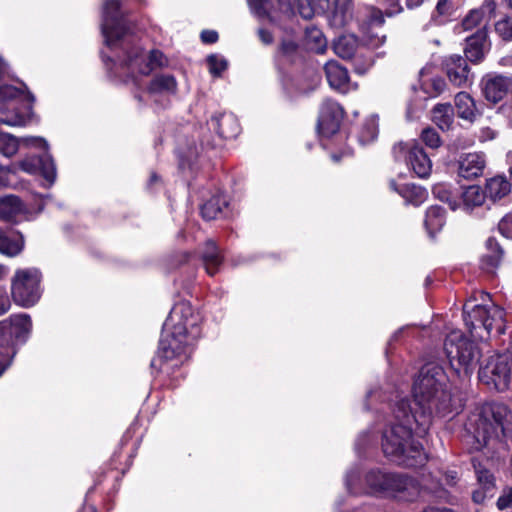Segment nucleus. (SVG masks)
Wrapping results in <instances>:
<instances>
[{
    "instance_id": "nucleus-58",
    "label": "nucleus",
    "mask_w": 512,
    "mask_h": 512,
    "mask_svg": "<svg viewBox=\"0 0 512 512\" xmlns=\"http://www.w3.org/2000/svg\"><path fill=\"white\" fill-rule=\"evenodd\" d=\"M296 48V44L292 41L283 42L281 46V49L285 54L293 53L296 50Z\"/></svg>"
},
{
    "instance_id": "nucleus-40",
    "label": "nucleus",
    "mask_w": 512,
    "mask_h": 512,
    "mask_svg": "<svg viewBox=\"0 0 512 512\" xmlns=\"http://www.w3.org/2000/svg\"><path fill=\"white\" fill-rule=\"evenodd\" d=\"M487 247L490 250V254H487L484 259L487 261L488 266L496 267L501 260L503 252L496 240L492 238L487 240Z\"/></svg>"
},
{
    "instance_id": "nucleus-30",
    "label": "nucleus",
    "mask_w": 512,
    "mask_h": 512,
    "mask_svg": "<svg viewBox=\"0 0 512 512\" xmlns=\"http://www.w3.org/2000/svg\"><path fill=\"white\" fill-rule=\"evenodd\" d=\"M432 118L443 131L450 129L454 122V111L449 103L438 104L433 108Z\"/></svg>"
},
{
    "instance_id": "nucleus-6",
    "label": "nucleus",
    "mask_w": 512,
    "mask_h": 512,
    "mask_svg": "<svg viewBox=\"0 0 512 512\" xmlns=\"http://www.w3.org/2000/svg\"><path fill=\"white\" fill-rule=\"evenodd\" d=\"M444 351L451 367L460 374L469 375L477 366L480 352L474 342L461 331H452L445 339Z\"/></svg>"
},
{
    "instance_id": "nucleus-5",
    "label": "nucleus",
    "mask_w": 512,
    "mask_h": 512,
    "mask_svg": "<svg viewBox=\"0 0 512 512\" xmlns=\"http://www.w3.org/2000/svg\"><path fill=\"white\" fill-rule=\"evenodd\" d=\"M368 493L392 497L400 501H413L420 494L419 484L404 474L370 471L365 476Z\"/></svg>"
},
{
    "instance_id": "nucleus-3",
    "label": "nucleus",
    "mask_w": 512,
    "mask_h": 512,
    "mask_svg": "<svg viewBox=\"0 0 512 512\" xmlns=\"http://www.w3.org/2000/svg\"><path fill=\"white\" fill-rule=\"evenodd\" d=\"M512 413L504 404H484L468 418L466 430L473 438V448L480 450L501 442L510 430Z\"/></svg>"
},
{
    "instance_id": "nucleus-13",
    "label": "nucleus",
    "mask_w": 512,
    "mask_h": 512,
    "mask_svg": "<svg viewBox=\"0 0 512 512\" xmlns=\"http://www.w3.org/2000/svg\"><path fill=\"white\" fill-rule=\"evenodd\" d=\"M511 88L512 78L505 75L489 73L481 80L482 94L492 104L502 101Z\"/></svg>"
},
{
    "instance_id": "nucleus-59",
    "label": "nucleus",
    "mask_w": 512,
    "mask_h": 512,
    "mask_svg": "<svg viewBox=\"0 0 512 512\" xmlns=\"http://www.w3.org/2000/svg\"><path fill=\"white\" fill-rule=\"evenodd\" d=\"M427 0H405L408 9L413 10L421 7Z\"/></svg>"
},
{
    "instance_id": "nucleus-62",
    "label": "nucleus",
    "mask_w": 512,
    "mask_h": 512,
    "mask_svg": "<svg viewBox=\"0 0 512 512\" xmlns=\"http://www.w3.org/2000/svg\"><path fill=\"white\" fill-rule=\"evenodd\" d=\"M403 185H397L396 181L395 180H390L389 181V187L392 191H395L399 194V190H401V187Z\"/></svg>"
},
{
    "instance_id": "nucleus-63",
    "label": "nucleus",
    "mask_w": 512,
    "mask_h": 512,
    "mask_svg": "<svg viewBox=\"0 0 512 512\" xmlns=\"http://www.w3.org/2000/svg\"><path fill=\"white\" fill-rule=\"evenodd\" d=\"M354 477H356V475H354V474H352V473L348 474V475H347V477H346V485H347V488H348L349 490H351V483H352V479H353Z\"/></svg>"
},
{
    "instance_id": "nucleus-32",
    "label": "nucleus",
    "mask_w": 512,
    "mask_h": 512,
    "mask_svg": "<svg viewBox=\"0 0 512 512\" xmlns=\"http://www.w3.org/2000/svg\"><path fill=\"white\" fill-rule=\"evenodd\" d=\"M425 227L429 234L433 236L440 231L445 224V211L442 207L432 206L426 212Z\"/></svg>"
},
{
    "instance_id": "nucleus-17",
    "label": "nucleus",
    "mask_w": 512,
    "mask_h": 512,
    "mask_svg": "<svg viewBox=\"0 0 512 512\" xmlns=\"http://www.w3.org/2000/svg\"><path fill=\"white\" fill-rule=\"evenodd\" d=\"M31 329V318L25 313L11 315L0 322V333L8 334L16 339H25Z\"/></svg>"
},
{
    "instance_id": "nucleus-36",
    "label": "nucleus",
    "mask_w": 512,
    "mask_h": 512,
    "mask_svg": "<svg viewBox=\"0 0 512 512\" xmlns=\"http://www.w3.org/2000/svg\"><path fill=\"white\" fill-rule=\"evenodd\" d=\"M20 140L15 136L0 132V154L4 157L10 158L14 156L19 150Z\"/></svg>"
},
{
    "instance_id": "nucleus-57",
    "label": "nucleus",
    "mask_w": 512,
    "mask_h": 512,
    "mask_svg": "<svg viewBox=\"0 0 512 512\" xmlns=\"http://www.w3.org/2000/svg\"><path fill=\"white\" fill-rule=\"evenodd\" d=\"M299 12L305 19H310L314 15V10L311 6L304 7L302 4L300 5Z\"/></svg>"
},
{
    "instance_id": "nucleus-37",
    "label": "nucleus",
    "mask_w": 512,
    "mask_h": 512,
    "mask_svg": "<svg viewBox=\"0 0 512 512\" xmlns=\"http://www.w3.org/2000/svg\"><path fill=\"white\" fill-rule=\"evenodd\" d=\"M433 195L447 203L452 210H456L459 206L457 196L453 195L450 187L444 183L436 184L433 187Z\"/></svg>"
},
{
    "instance_id": "nucleus-2",
    "label": "nucleus",
    "mask_w": 512,
    "mask_h": 512,
    "mask_svg": "<svg viewBox=\"0 0 512 512\" xmlns=\"http://www.w3.org/2000/svg\"><path fill=\"white\" fill-rule=\"evenodd\" d=\"M201 317L186 301L176 303L163 325L159 356L171 359L185 353L200 336Z\"/></svg>"
},
{
    "instance_id": "nucleus-45",
    "label": "nucleus",
    "mask_w": 512,
    "mask_h": 512,
    "mask_svg": "<svg viewBox=\"0 0 512 512\" xmlns=\"http://www.w3.org/2000/svg\"><path fill=\"white\" fill-rule=\"evenodd\" d=\"M421 138L431 148H438L441 145L439 134L432 128L424 129L421 133Z\"/></svg>"
},
{
    "instance_id": "nucleus-34",
    "label": "nucleus",
    "mask_w": 512,
    "mask_h": 512,
    "mask_svg": "<svg viewBox=\"0 0 512 512\" xmlns=\"http://www.w3.org/2000/svg\"><path fill=\"white\" fill-rule=\"evenodd\" d=\"M357 40L352 35L340 36L333 45L334 52L343 59L351 58L356 52Z\"/></svg>"
},
{
    "instance_id": "nucleus-43",
    "label": "nucleus",
    "mask_w": 512,
    "mask_h": 512,
    "mask_svg": "<svg viewBox=\"0 0 512 512\" xmlns=\"http://www.w3.org/2000/svg\"><path fill=\"white\" fill-rule=\"evenodd\" d=\"M496 33L504 40H512V17L507 16L495 24Z\"/></svg>"
},
{
    "instance_id": "nucleus-38",
    "label": "nucleus",
    "mask_w": 512,
    "mask_h": 512,
    "mask_svg": "<svg viewBox=\"0 0 512 512\" xmlns=\"http://www.w3.org/2000/svg\"><path fill=\"white\" fill-rule=\"evenodd\" d=\"M473 465L477 475L478 483L482 486L483 490L491 491L494 487V476L480 463L477 464L475 461H473Z\"/></svg>"
},
{
    "instance_id": "nucleus-54",
    "label": "nucleus",
    "mask_w": 512,
    "mask_h": 512,
    "mask_svg": "<svg viewBox=\"0 0 512 512\" xmlns=\"http://www.w3.org/2000/svg\"><path fill=\"white\" fill-rule=\"evenodd\" d=\"M385 42V35H379L378 33L369 35L368 43L372 47H378Z\"/></svg>"
},
{
    "instance_id": "nucleus-39",
    "label": "nucleus",
    "mask_w": 512,
    "mask_h": 512,
    "mask_svg": "<svg viewBox=\"0 0 512 512\" xmlns=\"http://www.w3.org/2000/svg\"><path fill=\"white\" fill-rule=\"evenodd\" d=\"M378 134V124L377 118L375 116L370 117L364 123L361 133H360V141L363 143L370 142L377 137Z\"/></svg>"
},
{
    "instance_id": "nucleus-47",
    "label": "nucleus",
    "mask_w": 512,
    "mask_h": 512,
    "mask_svg": "<svg viewBox=\"0 0 512 512\" xmlns=\"http://www.w3.org/2000/svg\"><path fill=\"white\" fill-rule=\"evenodd\" d=\"M498 229L504 237L512 239V212L500 220Z\"/></svg>"
},
{
    "instance_id": "nucleus-35",
    "label": "nucleus",
    "mask_w": 512,
    "mask_h": 512,
    "mask_svg": "<svg viewBox=\"0 0 512 512\" xmlns=\"http://www.w3.org/2000/svg\"><path fill=\"white\" fill-rule=\"evenodd\" d=\"M485 194L479 186L467 187L462 193L463 206L467 209L481 206L485 200Z\"/></svg>"
},
{
    "instance_id": "nucleus-11",
    "label": "nucleus",
    "mask_w": 512,
    "mask_h": 512,
    "mask_svg": "<svg viewBox=\"0 0 512 512\" xmlns=\"http://www.w3.org/2000/svg\"><path fill=\"white\" fill-rule=\"evenodd\" d=\"M396 161H405L420 178H426L432 170V162L424 149L416 143H398L393 147Z\"/></svg>"
},
{
    "instance_id": "nucleus-49",
    "label": "nucleus",
    "mask_w": 512,
    "mask_h": 512,
    "mask_svg": "<svg viewBox=\"0 0 512 512\" xmlns=\"http://www.w3.org/2000/svg\"><path fill=\"white\" fill-rule=\"evenodd\" d=\"M11 348L0 346V376L11 363Z\"/></svg>"
},
{
    "instance_id": "nucleus-41",
    "label": "nucleus",
    "mask_w": 512,
    "mask_h": 512,
    "mask_svg": "<svg viewBox=\"0 0 512 512\" xmlns=\"http://www.w3.org/2000/svg\"><path fill=\"white\" fill-rule=\"evenodd\" d=\"M207 63L210 73L214 76H220L228 66V63L224 57L215 54L209 55L207 57Z\"/></svg>"
},
{
    "instance_id": "nucleus-64",
    "label": "nucleus",
    "mask_w": 512,
    "mask_h": 512,
    "mask_svg": "<svg viewBox=\"0 0 512 512\" xmlns=\"http://www.w3.org/2000/svg\"><path fill=\"white\" fill-rule=\"evenodd\" d=\"M425 512H451V511L446 508H429V509L425 510Z\"/></svg>"
},
{
    "instance_id": "nucleus-28",
    "label": "nucleus",
    "mask_w": 512,
    "mask_h": 512,
    "mask_svg": "<svg viewBox=\"0 0 512 512\" xmlns=\"http://www.w3.org/2000/svg\"><path fill=\"white\" fill-rule=\"evenodd\" d=\"M510 182L504 176H495L486 183L485 193L492 200H500L510 193Z\"/></svg>"
},
{
    "instance_id": "nucleus-16",
    "label": "nucleus",
    "mask_w": 512,
    "mask_h": 512,
    "mask_svg": "<svg viewBox=\"0 0 512 512\" xmlns=\"http://www.w3.org/2000/svg\"><path fill=\"white\" fill-rule=\"evenodd\" d=\"M14 165L16 166V171L21 169L29 174L40 173L50 184L56 178V167L48 153H45L43 156H27Z\"/></svg>"
},
{
    "instance_id": "nucleus-8",
    "label": "nucleus",
    "mask_w": 512,
    "mask_h": 512,
    "mask_svg": "<svg viewBox=\"0 0 512 512\" xmlns=\"http://www.w3.org/2000/svg\"><path fill=\"white\" fill-rule=\"evenodd\" d=\"M464 314L465 324L471 333H473V330L481 327L488 335L493 329L499 334H503L505 331L504 311L498 305H475L469 310V306L466 304L464 306ZM472 335L474 336V334Z\"/></svg>"
},
{
    "instance_id": "nucleus-33",
    "label": "nucleus",
    "mask_w": 512,
    "mask_h": 512,
    "mask_svg": "<svg viewBox=\"0 0 512 512\" xmlns=\"http://www.w3.org/2000/svg\"><path fill=\"white\" fill-rule=\"evenodd\" d=\"M399 195H401L407 203L414 206L425 202L428 196L426 189L415 184H404L401 190H399Z\"/></svg>"
},
{
    "instance_id": "nucleus-22",
    "label": "nucleus",
    "mask_w": 512,
    "mask_h": 512,
    "mask_svg": "<svg viewBox=\"0 0 512 512\" xmlns=\"http://www.w3.org/2000/svg\"><path fill=\"white\" fill-rule=\"evenodd\" d=\"M211 122L218 135L224 139L234 138L240 131L238 120L233 114L215 116Z\"/></svg>"
},
{
    "instance_id": "nucleus-19",
    "label": "nucleus",
    "mask_w": 512,
    "mask_h": 512,
    "mask_svg": "<svg viewBox=\"0 0 512 512\" xmlns=\"http://www.w3.org/2000/svg\"><path fill=\"white\" fill-rule=\"evenodd\" d=\"M485 159L482 154L468 153L461 157L459 161V176L465 179H473L483 173Z\"/></svg>"
},
{
    "instance_id": "nucleus-60",
    "label": "nucleus",
    "mask_w": 512,
    "mask_h": 512,
    "mask_svg": "<svg viewBox=\"0 0 512 512\" xmlns=\"http://www.w3.org/2000/svg\"><path fill=\"white\" fill-rule=\"evenodd\" d=\"M486 492H487V491H485V490H483V491H475V492L473 493V500H474V502H476V503H481V502H483V501H484V499H485V493H486Z\"/></svg>"
},
{
    "instance_id": "nucleus-48",
    "label": "nucleus",
    "mask_w": 512,
    "mask_h": 512,
    "mask_svg": "<svg viewBox=\"0 0 512 512\" xmlns=\"http://www.w3.org/2000/svg\"><path fill=\"white\" fill-rule=\"evenodd\" d=\"M499 510L512 509V488H506L497 500Z\"/></svg>"
},
{
    "instance_id": "nucleus-42",
    "label": "nucleus",
    "mask_w": 512,
    "mask_h": 512,
    "mask_svg": "<svg viewBox=\"0 0 512 512\" xmlns=\"http://www.w3.org/2000/svg\"><path fill=\"white\" fill-rule=\"evenodd\" d=\"M422 86L427 94L434 97L441 94L445 90L446 83L441 77H434L428 82H423Z\"/></svg>"
},
{
    "instance_id": "nucleus-53",
    "label": "nucleus",
    "mask_w": 512,
    "mask_h": 512,
    "mask_svg": "<svg viewBox=\"0 0 512 512\" xmlns=\"http://www.w3.org/2000/svg\"><path fill=\"white\" fill-rule=\"evenodd\" d=\"M23 142H25L27 145H34L37 147H41L44 150L47 149L48 144L43 138L38 137H31V138H24L22 139Z\"/></svg>"
},
{
    "instance_id": "nucleus-9",
    "label": "nucleus",
    "mask_w": 512,
    "mask_h": 512,
    "mask_svg": "<svg viewBox=\"0 0 512 512\" xmlns=\"http://www.w3.org/2000/svg\"><path fill=\"white\" fill-rule=\"evenodd\" d=\"M120 0H105L102 8V34L109 47L120 40H125L129 26L120 10Z\"/></svg>"
},
{
    "instance_id": "nucleus-51",
    "label": "nucleus",
    "mask_w": 512,
    "mask_h": 512,
    "mask_svg": "<svg viewBox=\"0 0 512 512\" xmlns=\"http://www.w3.org/2000/svg\"><path fill=\"white\" fill-rule=\"evenodd\" d=\"M251 9L258 16H264L267 13L266 6L268 4V0H248Z\"/></svg>"
},
{
    "instance_id": "nucleus-1",
    "label": "nucleus",
    "mask_w": 512,
    "mask_h": 512,
    "mask_svg": "<svg viewBox=\"0 0 512 512\" xmlns=\"http://www.w3.org/2000/svg\"><path fill=\"white\" fill-rule=\"evenodd\" d=\"M413 404L411 406L407 399L396 404V422L384 430L382 437L384 454L407 467L421 465L426 460L413 431L417 436H424L434 417H446L461 408L448 389L443 368L437 364H427L420 370L413 385Z\"/></svg>"
},
{
    "instance_id": "nucleus-7",
    "label": "nucleus",
    "mask_w": 512,
    "mask_h": 512,
    "mask_svg": "<svg viewBox=\"0 0 512 512\" xmlns=\"http://www.w3.org/2000/svg\"><path fill=\"white\" fill-rule=\"evenodd\" d=\"M41 275L36 269H19L11 281V297L18 306L29 308L41 297Z\"/></svg>"
},
{
    "instance_id": "nucleus-15",
    "label": "nucleus",
    "mask_w": 512,
    "mask_h": 512,
    "mask_svg": "<svg viewBox=\"0 0 512 512\" xmlns=\"http://www.w3.org/2000/svg\"><path fill=\"white\" fill-rule=\"evenodd\" d=\"M344 112L342 107L333 100H325L321 106L318 119V130L324 136L335 134L340 127Z\"/></svg>"
},
{
    "instance_id": "nucleus-4",
    "label": "nucleus",
    "mask_w": 512,
    "mask_h": 512,
    "mask_svg": "<svg viewBox=\"0 0 512 512\" xmlns=\"http://www.w3.org/2000/svg\"><path fill=\"white\" fill-rule=\"evenodd\" d=\"M34 96L26 86L3 84L0 86V123L8 126H25L32 117Z\"/></svg>"
},
{
    "instance_id": "nucleus-14",
    "label": "nucleus",
    "mask_w": 512,
    "mask_h": 512,
    "mask_svg": "<svg viewBox=\"0 0 512 512\" xmlns=\"http://www.w3.org/2000/svg\"><path fill=\"white\" fill-rule=\"evenodd\" d=\"M449 82L458 88L467 87L473 81V76L465 58L460 55H450L443 62Z\"/></svg>"
},
{
    "instance_id": "nucleus-24",
    "label": "nucleus",
    "mask_w": 512,
    "mask_h": 512,
    "mask_svg": "<svg viewBox=\"0 0 512 512\" xmlns=\"http://www.w3.org/2000/svg\"><path fill=\"white\" fill-rule=\"evenodd\" d=\"M26 213L21 200L16 196H7L0 200V219L5 221H17L18 217Z\"/></svg>"
},
{
    "instance_id": "nucleus-25",
    "label": "nucleus",
    "mask_w": 512,
    "mask_h": 512,
    "mask_svg": "<svg viewBox=\"0 0 512 512\" xmlns=\"http://www.w3.org/2000/svg\"><path fill=\"white\" fill-rule=\"evenodd\" d=\"M202 261L209 275L213 276L218 272L223 262V257L213 241L206 242L204 251L202 252Z\"/></svg>"
},
{
    "instance_id": "nucleus-21",
    "label": "nucleus",
    "mask_w": 512,
    "mask_h": 512,
    "mask_svg": "<svg viewBox=\"0 0 512 512\" xmlns=\"http://www.w3.org/2000/svg\"><path fill=\"white\" fill-rule=\"evenodd\" d=\"M324 69L327 81L332 88L342 92L348 89L349 76L346 68L337 61L331 60L325 64Z\"/></svg>"
},
{
    "instance_id": "nucleus-18",
    "label": "nucleus",
    "mask_w": 512,
    "mask_h": 512,
    "mask_svg": "<svg viewBox=\"0 0 512 512\" xmlns=\"http://www.w3.org/2000/svg\"><path fill=\"white\" fill-rule=\"evenodd\" d=\"M488 50L487 32L480 28L475 34L466 39L464 53L466 59L472 63H480Z\"/></svg>"
},
{
    "instance_id": "nucleus-29",
    "label": "nucleus",
    "mask_w": 512,
    "mask_h": 512,
    "mask_svg": "<svg viewBox=\"0 0 512 512\" xmlns=\"http://www.w3.org/2000/svg\"><path fill=\"white\" fill-rule=\"evenodd\" d=\"M228 206L227 197L218 194L213 196L207 202H205L201 207V214L206 220L216 219L222 212L223 209Z\"/></svg>"
},
{
    "instance_id": "nucleus-12",
    "label": "nucleus",
    "mask_w": 512,
    "mask_h": 512,
    "mask_svg": "<svg viewBox=\"0 0 512 512\" xmlns=\"http://www.w3.org/2000/svg\"><path fill=\"white\" fill-rule=\"evenodd\" d=\"M164 62V55L159 50H152L149 55H145L139 49L134 48L133 51L127 52L126 58L120 63V67L131 73V78L136 81V72L140 75H148L156 67L164 65Z\"/></svg>"
},
{
    "instance_id": "nucleus-56",
    "label": "nucleus",
    "mask_w": 512,
    "mask_h": 512,
    "mask_svg": "<svg viewBox=\"0 0 512 512\" xmlns=\"http://www.w3.org/2000/svg\"><path fill=\"white\" fill-rule=\"evenodd\" d=\"M258 34H259V37H260V39H261V41L263 43H265V44L272 43L273 36H272V34L269 31L264 30V29H260Z\"/></svg>"
},
{
    "instance_id": "nucleus-26",
    "label": "nucleus",
    "mask_w": 512,
    "mask_h": 512,
    "mask_svg": "<svg viewBox=\"0 0 512 512\" xmlns=\"http://www.w3.org/2000/svg\"><path fill=\"white\" fill-rule=\"evenodd\" d=\"M24 247L23 237L17 233H4L0 231V253L13 257L18 255Z\"/></svg>"
},
{
    "instance_id": "nucleus-52",
    "label": "nucleus",
    "mask_w": 512,
    "mask_h": 512,
    "mask_svg": "<svg viewBox=\"0 0 512 512\" xmlns=\"http://www.w3.org/2000/svg\"><path fill=\"white\" fill-rule=\"evenodd\" d=\"M201 40L206 44L215 43L218 40V33L214 30H204L201 33Z\"/></svg>"
},
{
    "instance_id": "nucleus-20",
    "label": "nucleus",
    "mask_w": 512,
    "mask_h": 512,
    "mask_svg": "<svg viewBox=\"0 0 512 512\" xmlns=\"http://www.w3.org/2000/svg\"><path fill=\"white\" fill-rule=\"evenodd\" d=\"M454 105L457 116L465 121L474 122L480 114L474 98L467 92H458L454 98Z\"/></svg>"
},
{
    "instance_id": "nucleus-23",
    "label": "nucleus",
    "mask_w": 512,
    "mask_h": 512,
    "mask_svg": "<svg viewBox=\"0 0 512 512\" xmlns=\"http://www.w3.org/2000/svg\"><path fill=\"white\" fill-rule=\"evenodd\" d=\"M495 8L496 4L493 0L484 1L481 7L471 10L469 14L463 19V29L468 31L481 25L485 18L495 11Z\"/></svg>"
},
{
    "instance_id": "nucleus-50",
    "label": "nucleus",
    "mask_w": 512,
    "mask_h": 512,
    "mask_svg": "<svg viewBox=\"0 0 512 512\" xmlns=\"http://www.w3.org/2000/svg\"><path fill=\"white\" fill-rule=\"evenodd\" d=\"M309 38L316 42V46L312 48L315 49L317 53H323L326 48V40L323 34L318 30H313L310 32Z\"/></svg>"
},
{
    "instance_id": "nucleus-55",
    "label": "nucleus",
    "mask_w": 512,
    "mask_h": 512,
    "mask_svg": "<svg viewBox=\"0 0 512 512\" xmlns=\"http://www.w3.org/2000/svg\"><path fill=\"white\" fill-rule=\"evenodd\" d=\"M11 308L10 300L5 295H0V316L7 313Z\"/></svg>"
},
{
    "instance_id": "nucleus-44",
    "label": "nucleus",
    "mask_w": 512,
    "mask_h": 512,
    "mask_svg": "<svg viewBox=\"0 0 512 512\" xmlns=\"http://www.w3.org/2000/svg\"><path fill=\"white\" fill-rule=\"evenodd\" d=\"M348 6L347 0H343V4H340L339 1L337 2L334 11V21L337 25H345L350 18L351 13Z\"/></svg>"
},
{
    "instance_id": "nucleus-10",
    "label": "nucleus",
    "mask_w": 512,
    "mask_h": 512,
    "mask_svg": "<svg viewBox=\"0 0 512 512\" xmlns=\"http://www.w3.org/2000/svg\"><path fill=\"white\" fill-rule=\"evenodd\" d=\"M511 357L508 354L491 356L479 369V379L498 391H504L511 381Z\"/></svg>"
},
{
    "instance_id": "nucleus-61",
    "label": "nucleus",
    "mask_w": 512,
    "mask_h": 512,
    "mask_svg": "<svg viewBox=\"0 0 512 512\" xmlns=\"http://www.w3.org/2000/svg\"><path fill=\"white\" fill-rule=\"evenodd\" d=\"M9 273V268L3 264H0V281L3 280Z\"/></svg>"
},
{
    "instance_id": "nucleus-31",
    "label": "nucleus",
    "mask_w": 512,
    "mask_h": 512,
    "mask_svg": "<svg viewBox=\"0 0 512 512\" xmlns=\"http://www.w3.org/2000/svg\"><path fill=\"white\" fill-rule=\"evenodd\" d=\"M177 83L171 75H160L155 77L147 88V93L151 96L157 94L174 93Z\"/></svg>"
},
{
    "instance_id": "nucleus-27",
    "label": "nucleus",
    "mask_w": 512,
    "mask_h": 512,
    "mask_svg": "<svg viewBox=\"0 0 512 512\" xmlns=\"http://www.w3.org/2000/svg\"><path fill=\"white\" fill-rule=\"evenodd\" d=\"M457 9L456 0H438L432 12L431 20L437 25L445 24L451 20Z\"/></svg>"
},
{
    "instance_id": "nucleus-46",
    "label": "nucleus",
    "mask_w": 512,
    "mask_h": 512,
    "mask_svg": "<svg viewBox=\"0 0 512 512\" xmlns=\"http://www.w3.org/2000/svg\"><path fill=\"white\" fill-rule=\"evenodd\" d=\"M16 173V166L0 165V188H6L11 185V176Z\"/></svg>"
}]
</instances>
